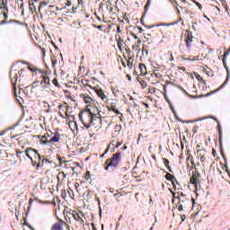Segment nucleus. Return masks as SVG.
I'll use <instances>...</instances> for the list:
<instances>
[{"label": "nucleus", "mask_w": 230, "mask_h": 230, "mask_svg": "<svg viewBox=\"0 0 230 230\" xmlns=\"http://www.w3.org/2000/svg\"><path fill=\"white\" fill-rule=\"evenodd\" d=\"M93 91L96 93L97 96L102 100V102H107V100H109V97H107L103 89L94 87Z\"/></svg>", "instance_id": "39448f33"}, {"label": "nucleus", "mask_w": 230, "mask_h": 230, "mask_svg": "<svg viewBox=\"0 0 230 230\" xmlns=\"http://www.w3.org/2000/svg\"><path fill=\"white\" fill-rule=\"evenodd\" d=\"M45 136H47V139H48V137H49V134H48V133L45 134Z\"/></svg>", "instance_id": "338daca9"}, {"label": "nucleus", "mask_w": 230, "mask_h": 230, "mask_svg": "<svg viewBox=\"0 0 230 230\" xmlns=\"http://www.w3.org/2000/svg\"><path fill=\"white\" fill-rule=\"evenodd\" d=\"M148 151H149L150 153H152V146H150L148 147Z\"/></svg>", "instance_id": "3c124183"}, {"label": "nucleus", "mask_w": 230, "mask_h": 230, "mask_svg": "<svg viewBox=\"0 0 230 230\" xmlns=\"http://www.w3.org/2000/svg\"><path fill=\"white\" fill-rule=\"evenodd\" d=\"M95 109L98 114H93V112H91V111L89 110V113H87L85 119H84V116H82V113L79 114V119L84 125V127H85V128H91L92 125H96L94 121H99V122L102 121L100 119L101 111L98 109V107H95Z\"/></svg>", "instance_id": "f257e3e1"}, {"label": "nucleus", "mask_w": 230, "mask_h": 230, "mask_svg": "<svg viewBox=\"0 0 230 230\" xmlns=\"http://www.w3.org/2000/svg\"><path fill=\"white\" fill-rule=\"evenodd\" d=\"M73 217L75 218V220H76L77 222L80 220V215L78 214H73Z\"/></svg>", "instance_id": "b1692460"}, {"label": "nucleus", "mask_w": 230, "mask_h": 230, "mask_svg": "<svg viewBox=\"0 0 230 230\" xmlns=\"http://www.w3.org/2000/svg\"><path fill=\"white\" fill-rule=\"evenodd\" d=\"M152 3V0H147V4L145 6L146 12L150 8V4Z\"/></svg>", "instance_id": "5701e85b"}, {"label": "nucleus", "mask_w": 230, "mask_h": 230, "mask_svg": "<svg viewBox=\"0 0 230 230\" xmlns=\"http://www.w3.org/2000/svg\"><path fill=\"white\" fill-rule=\"evenodd\" d=\"M192 2L194 3V4H196V6H198V8L199 10H202V4H200V3L195 1V0H192Z\"/></svg>", "instance_id": "412c9836"}, {"label": "nucleus", "mask_w": 230, "mask_h": 230, "mask_svg": "<svg viewBox=\"0 0 230 230\" xmlns=\"http://www.w3.org/2000/svg\"><path fill=\"white\" fill-rule=\"evenodd\" d=\"M58 109H59V115L61 116V118H66L64 116V114H62V112H64V111H66V116H67V111H69V105L61 104L58 106Z\"/></svg>", "instance_id": "6e6552de"}, {"label": "nucleus", "mask_w": 230, "mask_h": 230, "mask_svg": "<svg viewBox=\"0 0 230 230\" xmlns=\"http://www.w3.org/2000/svg\"><path fill=\"white\" fill-rule=\"evenodd\" d=\"M119 146H121V143H118L115 148H119Z\"/></svg>", "instance_id": "09e8293b"}, {"label": "nucleus", "mask_w": 230, "mask_h": 230, "mask_svg": "<svg viewBox=\"0 0 230 230\" xmlns=\"http://www.w3.org/2000/svg\"><path fill=\"white\" fill-rule=\"evenodd\" d=\"M110 148L108 147L105 152L101 155V157H105V155L109 152Z\"/></svg>", "instance_id": "2f4dec72"}, {"label": "nucleus", "mask_w": 230, "mask_h": 230, "mask_svg": "<svg viewBox=\"0 0 230 230\" xmlns=\"http://www.w3.org/2000/svg\"><path fill=\"white\" fill-rule=\"evenodd\" d=\"M66 6H71V0H66Z\"/></svg>", "instance_id": "f704fd0d"}, {"label": "nucleus", "mask_w": 230, "mask_h": 230, "mask_svg": "<svg viewBox=\"0 0 230 230\" xmlns=\"http://www.w3.org/2000/svg\"><path fill=\"white\" fill-rule=\"evenodd\" d=\"M226 84H227V81H226V82L221 85V89H223V87H226Z\"/></svg>", "instance_id": "49530a36"}, {"label": "nucleus", "mask_w": 230, "mask_h": 230, "mask_svg": "<svg viewBox=\"0 0 230 230\" xmlns=\"http://www.w3.org/2000/svg\"><path fill=\"white\" fill-rule=\"evenodd\" d=\"M94 28H97V30H102L103 28V25H93Z\"/></svg>", "instance_id": "7c9ffc66"}, {"label": "nucleus", "mask_w": 230, "mask_h": 230, "mask_svg": "<svg viewBox=\"0 0 230 230\" xmlns=\"http://www.w3.org/2000/svg\"><path fill=\"white\" fill-rule=\"evenodd\" d=\"M163 161H164V166H166L169 172H172V169L170 168V161L166 158H163Z\"/></svg>", "instance_id": "4468645a"}, {"label": "nucleus", "mask_w": 230, "mask_h": 230, "mask_svg": "<svg viewBox=\"0 0 230 230\" xmlns=\"http://www.w3.org/2000/svg\"><path fill=\"white\" fill-rule=\"evenodd\" d=\"M182 3H186V0H181Z\"/></svg>", "instance_id": "774afa93"}, {"label": "nucleus", "mask_w": 230, "mask_h": 230, "mask_svg": "<svg viewBox=\"0 0 230 230\" xmlns=\"http://www.w3.org/2000/svg\"><path fill=\"white\" fill-rule=\"evenodd\" d=\"M8 4V2L5 0H2V6H4V12H8V7L6 6Z\"/></svg>", "instance_id": "dca6fc26"}, {"label": "nucleus", "mask_w": 230, "mask_h": 230, "mask_svg": "<svg viewBox=\"0 0 230 230\" xmlns=\"http://www.w3.org/2000/svg\"><path fill=\"white\" fill-rule=\"evenodd\" d=\"M84 85H85V87H90V89H93V86H91V84H88L87 83H83Z\"/></svg>", "instance_id": "c9c22d12"}, {"label": "nucleus", "mask_w": 230, "mask_h": 230, "mask_svg": "<svg viewBox=\"0 0 230 230\" xmlns=\"http://www.w3.org/2000/svg\"><path fill=\"white\" fill-rule=\"evenodd\" d=\"M44 6H48V3H47V2H42V3L40 4L39 10H40V8H44Z\"/></svg>", "instance_id": "393cba45"}, {"label": "nucleus", "mask_w": 230, "mask_h": 230, "mask_svg": "<svg viewBox=\"0 0 230 230\" xmlns=\"http://www.w3.org/2000/svg\"><path fill=\"white\" fill-rule=\"evenodd\" d=\"M142 89H146V83L145 81L141 82Z\"/></svg>", "instance_id": "c756f323"}, {"label": "nucleus", "mask_w": 230, "mask_h": 230, "mask_svg": "<svg viewBox=\"0 0 230 230\" xmlns=\"http://www.w3.org/2000/svg\"><path fill=\"white\" fill-rule=\"evenodd\" d=\"M137 109H139V105H137L136 102H133V103L128 104V112H129L131 116H134V113L137 111Z\"/></svg>", "instance_id": "0eeeda50"}, {"label": "nucleus", "mask_w": 230, "mask_h": 230, "mask_svg": "<svg viewBox=\"0 0 230 230\" xmlns=\"http://www.w3.org/2000/svg\"><path fill=\"white\" fill-rule=\"evenodd\" d=\"M179 89L181 90V91H183V93H185V94H187V95H189L190 98H199L198 96H193V95H190L189 93H188V92H186L185 90H184V88H182V86H180L179 87Z\"/></svg>", "instance_id": "a211bd4d"}, {"label": "nucleus", "mask_w": 230, "mask_h": 230, "mask_svg": "<svg viewBox=\"0 0 230 230\" xmlns=\"http://www.w3.org/2000/svg\"><path fill=\"white\" fill-rule=\"evenodd\" d=\"M227 55H229V51L228 52H226L224 57H227Z\"/></svg>", "instance_id": "bf43d9fd"}, {"label": "nucleus", "mask_w": 230, "mask_h": 230, "mask_svg": "<svg viewBox=\"0 0 230 230\" xmlns=\"http://www.w3.org/2000/svg\"><path fill=\"white\" fill-rule=\"evenodd\" d=\"M122 218H123V216H119V221L121 220Z\"/></svg>", "instance_id": "052dcab7"}, {"label": "nucleus", "mask_w": 230, "mask_h": 230, "mask_svg": "<svg viewBox=\"0 0 230 230\" xmlns=\"http://www.w3.org/2000/svg\"><path fill=\"white\" fill-rule=\"evenodd\" d=\"M142 55H148V50L142 49Z\"/></svg>", "instance_id": "72a5a7b5"}, {"label": "nucleus", "mask_w": 230, "mask_h": 230, "mask_svg": "<svg viewBox=\"0 0 230 230\" xmlns=\"http://www.w3.org/2000/svg\"><path fill=\"white\" fill-rule=\"evenodd\" d=\"M52 83L54 84L55 87H60V84H58V80L54 79V80L52 81Z\"/></svg>", "instance_id": "4be33fe9"}, {"label": "nucleus", "mask_w": 230, "mask_h": 230, "mask_svg": "<svg viewBox=\"0 0 230 230\" xmlns=\"http://www.w3.org/2000/svg\"><path fill=\"white\" fill-rule=\"evenodd\" d=\"M53 66H55V64H57V61L52 60Z\"/></svg>", "instance_id": "e2e57ef3"}, {"label": "nucleus", "mask_w": 230, "mask_h": 230, "mask_svg": "<svg viewBox=\"0 0 230 230\" xmlns=\"http://www.w3.org/2000/svg\"><path fill=\"white\" fill-rule=\"evenodd\" d=\"M185 42L188 49H190L191 48V42H193V32L191 31L187 30L185 34Z\"/></svg>", "instance_id": "20e7f679"}, {"label": "nucleus", "mask_w": 230, "mask_h": 230, "mask_svg": "<svg viewBox=\"0 0 230 230\" xmlns=\"http://www.w3.org/2000/svg\"><path fill=\"white\" fill-rule=\"evenodd\" d=\"M38 159H39V163H38V168H42V166H44V164H51V161L44 158L43 155H38Z\"/></svg>", "instance_id": "423d86ee"}, {"label": "nucleus", "mask_w": 230, "mask_h": 230, "mask_svg": "<svg viewBox=\"0 0 230 230\" xmlns=\"http://www.w3.org/2000/svg\"><path fill=\"white\" fill-rule=\"evenodd\" d=\"M41 141V145H49V146H51V143L49 142V139L47 140H40Z\"/></svg>", "instance_id": "aec40b11"}, {"label": "nucleus", "mask_w": 230, "mask_h": 230, "mask_svg": "<svg viewBox=\"0 0 230 230\" xmlns=\"http://www.w3.org/2000/svg\"><path fill=\"white\" fill-rule=\"evenodd\" d=\"M50 145L51 143H58V141H60V134H58V132L54 133V136L49 139Z\"/></svg>", "instance_id": "9d476101"}, {"label": "nucleus", "mask_w": 230, "mask_h": 230, "mask_svg": "<svg viewBox=\"0 0 230 230\" xmlns=\"http://www.w3.org/2000/svg\"><path fill=\"white\" fill-rule=\"evenodd\" d=\"M58 161H59V164H62V158H58Z\"/></svg>", "instance_id": "864d4df0"}, {"label": "nucleus", "mask_w": 230, "mask_h": 230, "mask_svg": "<svg viewBox=\"0 0 230 230\" xmlns=\"http://www.w3.org/2000/svg\"><path fill=\"white\" fill-rule=\"evenodd\" d=\"M131 35H132V37H133L136 40H137V39H138L137 35H136V34H134V33H132Z\"/></svg>", "instance_id": "a19ab883"}, {"label": "nucleus", "mask_w": 230, "mask_h": 230, "mask_svg": "<svg viewBox=\"0 0 230 230\" xmlns=\"http://www.w3.org/2000/svg\"><path fill=\"white\" fill-rule=\"evenodd\" d=\"M110 192H111V193H114V189H112V188L110 189Z\"/></svg>", "instance_id": "603ef678"}, {"label": "nucleus", "mask_w": 230, "mask_h": 230, "mask_svg": "<svg viewBox=\"0 0 230 230\" xmlns=\"http://www.w3.org/2000/svg\"><path fill=\"white\" fill-rule=\"evenodd\" d=\"M31 164H32V166H39V164H37V161H34L33 159H32V161H31Z\"/></svg>", "instance_id": "473e14b6"}, {"label": "nucleus", "mask_w": 230, "mask_h": 230, "mask_svg": "<svg viewBox=\"0 0 230 230\" xmlns=\"http://www.w3.org/2000/svg\"><path fill=\"white\" fill-rule=\"evenodd\" d=\"M115 128H116V129L119 128V130H121V125H117V126L115 127Z\"/></svg>", "instance_id": "ea45409f"}, {"label": "nucleus", "mask_w": 230, "mask_h": 230, "mask_svg": "<svg viewBox=\"0 0 230 230\" xmlns=\"http://www.w3.org/2000/svg\"><path fill=\"white\" fill-rule=\"evenodd\" d=\"M137 42V44H141V40H138Z\"/></svg>", "instance_id": "69168bd1"}, {"label": "nucleus", "mask_w": 230, "mask_h": 230, "mask_svg": "<svg viewBox=\"0 0 230 230\" xmlns=\"http://www.w3.org/2000/svg\"><path fill=\"white\" fill-rule=\"evenodd\" d=\"M178 211H182V205H179Z\"/></svg>", "instance_id": "c03bdc74"}, {"label": "nucleus", "mask_w": 230, "mask_h": 230, "mask_svg": "<svg viewBox=\"0 0 230 230\" xmlns=\"http://www.w3.org/2000/svg\"><path fill=\"white\" fill-rule=\"evenodd\" d=\"M110 111H112V112H115V114H119V111L116 109V102H111V106L109 107Z\"/></svg>", "instance_id": "ddd939ff"}, {"label": "nucleus", "mask_w": 230, "mask_h": 230, "mask_svg": "<svg viewBox=\"0 0 230 230\" xmlns=\"http://www.w3.org/2000/svg\"><path fill=\"white\" fill-rule=\"evenodd\" d=\"M6 13H8V12L5 11V13H4V19H8V14H6Z\"/></svg>", "instance_id": "79ce46f5"}, {"label": "nucleus", "mask_w": 230, "mask_h": 230, "mask_svg": "<svg viewBox=\"0 0 230 230\" xmlns=\"http://www.w3.org/2000/svg\"><path fill=\"white\" fill-rule=\"evenodd\" d=\"M177 9V13H181V11L179 10V8H176Z\"/></svg>", "instance_id": "680f3d73"}, {"label": "nucleus", "mask_w": 230, "mask_h": 230, "mask_svg": "<svg viewBox=\"0 0 230 230\" xmlns=\"http://www.w3.org/2000/svg\"><path fill=\"white\" fill-rule=\"evenodd\" d=\"M138 30H139L140 31H143V28H141V27H138Z\"/></svg>", "instance_id": "0e129e2a"}, {"label": "nucleus", "mask_w": 230, "mask_h": 230, "mask_svg": "<svg viewBox=\"0 0 230 230\" xmlns=\"http://www.w3.org/2000/svg\"><path fill=\"white\" fill-rule=\"evenodd\" d=\"M190 184H193L194 186H197V177L192 176L190 178Z\"/></svg>", "instance_id": "6ab92c4d"}, {"label": "nucleus", "mask_w": 230, "mask_h": 230, "mask_svg": "<svg viewBox=\"0 0 230 230\" xmlns=\"http://www.w3.org/2000/svg\"><path fill=\"white\" fill-rule=\"evenodd\" d=\"M117 33H121V27L119 26L117 27Z\"/></svg>", "instance_id": "e433bc0d"}, {"label": "nucleus", "mask_w": 230, "mask_h": 230, "mask_svg": "<svg viewBox=\"0 0 230 230\" xmlns=\"http://www.w3.org/2000/svg\"><path fill=\"white\" fill-rule=\"evenodd\" d=\"M204 159H205L204 156H201V157H200L201 163H204Z\"/></svg>", "instance_id": "8fccbe9b"}, {"label": "nucleus", "mask_w": 230, "mask_h": 230, "mask_svg": "<svg viewBox=\"0 0 230 230\" xmlns=\"http://www.w3.org/2000/svg\"><path fill=\"white\" fill-rule=\"evenodd\" d=\"M172 179H175V178L173 177V175L167 173V180L172 181Z\"/></svg>", "instance_id": "cd10ccee"}, {"label": "nucleus", "mask_w": 230, "mask_h": 230, "mask_svg": "<svg viewBox=\"0 0 230 230\" xmlns=\"http://www.w3.org/2000/svg\"><path fill=\"white\" fill-rule=\"evenodd\" d=\"M184 220H186V216H185V215H182V216H181V222H184Z\"/></svg>", "instance_id": "37998d69"}, {"label": "nucleus", "mask_w": 230, "mask_h": 230, "mask_svg": "<svg viewBox=\"0 0 230 230\" xmlns=\"http://www.w3.org/2000/svg\"><path fill=\"white\" fill-rule=\"evenodd\" d=\"M208 118H211L212 119H215V121H217V123H218V119H217V118L215 117H203V118H199L196 119V121H204V119H208Z\"/></svg>", "instance_id": "2eb2a0df"}, {"label": "nucleus", "mask_w": 230, "mask_h": 230, "mask_svg": "<svg viewBox=\"0 0 230 230\" xmlns=\"http://www.w3.org/2000/svg\"><path fill=\"white\" fill-rule=\"evenodd\" d=\"M17 157H21V155H24L30 159V161H33V157L37 159L39 157V151L29 147L25 151H17L16 152Z\"/></svg>", "instance_id": "7ed1b4c3"}, {"label": "nucleus", "mask_w": 230, "mask_h": 230, "mask_svg": "<svg viewBox=\"0 0 230 230\" xmlns=\"http://www.w3.org/2000/svg\"><path fill=\"white\" fill-rule=\"evenodd\" d=\"M113 10H114V8L110 7V8H109V12H110V13H112Z\"/></svg>", "instance_id": "de8ad7c7"}, {"label": "nucleus", "mask_w": 230, "mask_h": 230, "mask_svg": "<svg viewBox=\"0 0 230 230\" xmlns=\"http://www.w3.org/2000/svg\"><path fill=\"white\" fill-rule=\"evenodd\" d=\"M227 55H229V51L228 52H226L224 57H227Z\"/></svg>", "instance_id": "13d9d810"}, {"label": "nucleus", "mask_w": 230, "mask_h": 230, "mask_svg": "<svg viewBox=\"0 0 230 230\" xmlns=\"http://www.w3.org/2000/svg\"><path fill=\"white\" fill-rule=\"evenodd\" d=\"M133 49H137V45H133Z\"/></svg>", "instance_id": "5fc2aeb1"}, {"label": "nucleus", "mask_w": 230, "mask_h": 230, "mask_svg": "<svg viewBox=\"0 0 230 230\" xmlns=\"http://www.w3.org/2000/svg\"><path fill=\"white\" fill-rule=\"evenodd\" d=\"M6 23V21H2L1 22H0V24H5Z\"/></svg>", "instance_id": "4d7b16f0"}, {"label": "nucleus", "mask_w": 230, "mask_h": 230, "mask_svg": "<svg viewBox=\"0 0 230 230\" xmlns=\"http://www.w3.org/2000/svg\"><path fill=\"white\" fill-rule=\"evenodd\" d=\"M47 139H48V136H46V135H44V136H42V137H40V141H45V140H47Z\"/></svg>", "instance_id": "c85d7f7f"}, {"label": "nucleus", "mask_w": 230, "mask_h": 230, "mask_svg": "<svg viewBox=\"0 0 230 230\" xmlns=\"http://www.w3.org/2000/svg\"><path fill=\"white\" fill-rule=\"evenodd\" d=\"M119 159H121V152L113 154L112 157L107 159L104 163V170L109 172L110 168H118Z\"/></svg>", "instance_id": "f03ea898"}, {"label": "nucleus", "mask_w": 230, "mask_h": 230, "mask_svg": "<svg viewBox=\"0 0 230 230\" xmlns=\"http://www.w3.org/2000/svg\"><path fill=\"white\" fill-rule=\"evenodd\" d=\"M127 66H128V69H132V62H130V60L127 61Z\"/></svg>", "instance_id": "a878e982"}, {"label": "nucleus", "mask_w": 230, "mask_h": 230, "mask_svg": "<svg viewBox=\"0 0 230 230\" xmlns=\"http://www.w3.org/2000/svg\"><path fill=\"white\" fill-rule=\"evenodd\" d=\"M22 64H25L26 66H28V69H29L30 71H31L32 73L35 72V71H39V73H42V72L40 71V69L36 68L35 66L30 65V63H28V62H26V61H23Z\"/></svg>", "instance_id": "9b49d317"}, {"label": "nucleus", "mask_w": 230, "mask_h": 230, "mask_svg": "<svg viewBox=\"0 0 230 230\" xmlns=\"http://www.w3.org/2000/svg\"><path fill=\"white\" fill-rule=\"evenodd\" d=\"M172 6L174 7V8H177V6H179V3H177V1H172Z\"/></svg>", "instance_id": "bb28decb"}, {"label": "nucleus", "mask_w": 230, "mask_h": 230, "mask_svg": "<svg viewBox=\"0 0 230 230\" xmlns=\"http://www.w3.org/2000/svg\"><path fill=\"white\" fill-rule=\"evenodd\" d=\"M218 128H219V137H222V129H221L220 126H218Z\"/></svg>", "instance_id": "58836bf2"}, {"label": "nucleus", "mask_w": 230, "mask_h": 230, "mask_svg": "<svg viewBox=\"0 0 230 230\" xmlns=\"http://www.w3.org/2000/svg\"><path fill=\"white\" fill-rule=\"evenodd\" d=\"M44 82H45V84H49V77H45Z\"/></svg>", "instance_id": "4c0bfd02"}, {"label": "nucleus", "mask_w": 230, "mask_h": 230, "mask_svg": "<svg viewBox=\"0 0 230 230\" xmlns=\"http://www.w3.org/2000/svg\"><path fill=\"white\" fill-rule=\"evenodd\" d=\"M51 230H64V221L59 220L58 222L55 223L52 226Z\"/></svg>", "instance_id": "1a4fd4ad"}, {"label": "nucleus", "mask_w": 230, "mask_h": 230, "mask_svg": "<svg viewBox=\"0 0 230 230\" xmlns=\"http://www.w3.org/2000/svg\"><path fill=\"white\" fill-rule=\"evenodd\" d=\"M127 78L128 80H129V82L132 80V77L130 76V75H127Z\"/></svg>", "instance_id": "a18cd8bd"}, {"label": "nucleus", "mask_w": 230, "mask_h": 230, "mask_svg": "<svg viewBox=\"0 0 230 230\" xmlns=\"http://www.w3.org/2000/svg\"><path fill=\"white\" fill-rule=\"evenodd\" d=\"M81 98H84V101L85 102V103H93V98L89 95L82 94Z\"/></svg>", "instance_id": "f8f14e48"}, {"label": "nucleus", "mask_w": 230, "mask_h": 230, "mask_svg": "<svg viewBox=\"0 0 230 230\" xmlns=\"http://www.w3.org/2000/svg\"><path fill=\"white\" fill-rule=\"evenodd\" d=\"M172 24H173V23H160V24H157V25H152L149 28H155V26L156 27H158V26H172Z\"/></svg>", "instance_id": "f3484780"}, {"label": "nucleus", "mask_w": 230, "mask_h": 230, "mask_svg": "<svg viewBox=\"0 0 230 230\" xmlns=\"http://www.w3.org/2000/svg\"><path fill=\"white\" fill-rule=\"evenodd\" d=\"M114 143H115L114 140H111V143H110V145L114 146Z\"/></svg>", "instance_id": "6e6d98bb"}]
</instances>
